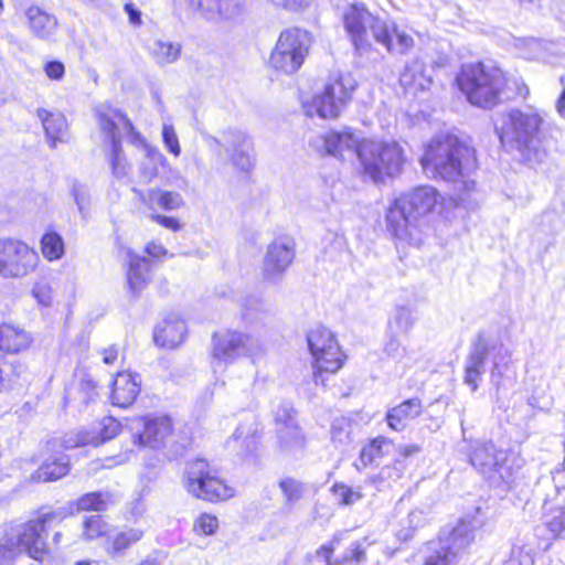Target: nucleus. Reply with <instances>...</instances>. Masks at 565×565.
Segmentation results:
<instances>
[{"mask_svg": "<svg viewBox=\"0 0 565 565\" xmlns=\"http://www.w3.org/2000/svg\"><path fill=\"white\" fill-rule=\"evenodd\" d=\"M431 72L430 67L415 58L404 66L399 75V83L406 93L416 96L418 93L430 88L433 84Z\"/></svg>", "mask_w": 565, "mask_h": 565, "instance_id": "obj_21", "label": "nucleus"}, {"mask_svg": "<svg viewBox=\"0 0 565 565\" xmlns=\"http://www.w3.org/2000/svg\"><path fill=\"white\" fill-rule=\"evenodd\" d=\"M41 250L43 256L50 262L62 258L65 252L62 236L56 232L45 233L41 238Z\"/></svg>", "mask_w": 565, "mask_h": 565, "instance_id": "obj_40", "label": "nucleus"}, {"mask_svg": "<svg viewBox=\"0 0 565 565\" xmlns=\"http://www.w3.org/2000/svg\"><path fill=\"white\" fill-rule=\"evenodd\" d=\"M331 491L338 502L342 505H352L363 498L360 487L353 489L343 482L334 483Z\"/></svg>", "mask_w": 565, "mask_h": 565, "instance_id": "obj_47", "label": "nucleus"}, {"mask_svg": "<svg viewBox=\"0 0 565 565\" xmlns=\"http://www.w3.org/2000/svg\"><path fill=\"white\" fill-rule=\"evenodd\" d=\"M143 146L147 149V154L140 166V178L149 183L158 177L159 166H164L167 159L158 149L146 146V142Z\"/></svg>", "mask_w": 565, "mask_h": 565, "instance_id": "obj_38", "label": "nucleus"}, {"mask_svg": "<svg viewBox=\"0 0 565 565\" xmlns=\"http://www.w3.org/2000/svg\"><path fill=\"white\" fill-rule=\"evenodd\" d=\"M384 353L397 363H401L404 367L408 365V352L398 334H388V339L384 345Z\"/></svg>", "mask_w": 565, "mask_h": 565, "instance_id": "obj_46", "label": "nucleus"}, {"mask_svg": "<svg viewBox=\"0 0 565 565\" xmlns=\"http://www.w3.org/2000/svg\"><path fill=\"white\" fill-rule=\"evenodd\" d=\"M544 124L545 119L537 110L512 108L497 117L494 130L504 147L516 150L521 160L530 166H536L548 156Z\"/></svg>", "mask_w": 565, "mask_h": 565, "instance_id": "obj_1", "label": "nucleus"}, {"mask_svg": "<svg viewBox=\"0 0 565 565\" xmlns=\"http://www.w3.org/2000/svg\"><path fill=\"white\" fill-rule=\"evenodd\" d=\"M32 295L42 306L49 307L53 301V289L45 281L36 282L32 289Z\"/></svg>", "mask_w": 565, "mask_h": 565, "instance_id": "obj_58", "label": "nucleus"}, {"mask_svg": "<svg viewBox=\"0 0 565 565\" xmlns=\"http://www.w3.org/2000/svg\"><path fill=\"white\" fill-rule=\"evenodd\" d=\"M151 220L156 223L160 224L161 226L171 230L173 232H178L181 230V223L177 217L173 216H167L161 214H152Z\"/></svg>", "mask_w": 565, "mask_h": 565, "instance_id": "obj_62", "label": "nucleus"}, {"mask_svg": "<svg viewBox=\"0 0 565 565\" xmlns=\"http://www.w3.org/2000/svg\"><path fill=\"white\" fill-rule=\"evenodd\" d=\"M475 530L472 521L461 520L452 527H444L436 544L458 563L475 541Z\"/></svg>", "mask_w": 565, "mask_h": 565, "instance_id": "obj_17", "label": "nucleus"}, {"mask_svg": "<svg viewBox=\"0 0 565 565\" xmlns=\"http://www.w3.org/2000/svg\"><path fill=\"white\" fill-rule=\"evenodd\" d=\"M243 316L245 319L253 317L254 312H260L265 310V303L262 299L256 297H249L244 299L242 303Z\"/></svg>", "mask_w": 565, "mask_h": 565, "instance_id": "obj_59", "label": "nucleus"}, {"mask_svg": "<svg viewBox=\"0 0 565 565\" xmlns=\"http://www.w3.org/2000/svg\"><path fill=\"white\" fill-rule=\"evenodd\" d=\"M223 141L227 151L232 152V162L243 171L253 166L252 147L247 136L238 130L223 132Z\"/></svg>", "mask_w": 565, "mask_h": 565, "instance_id": "obj_23", "label": "nucleus"}, {"mask_svg": "<svg viewBox=\"0 0 565 565\" xmlns=\"http://www.w3.org/2000/svg\"><path fill=\"white\" fill-rule=\"evenodd\" d=\"M182 46L180 43L166 42L157 40L150 46V54L160 66H166L177 62L181 55Z\"/></svg>", "mask_w": 565, "mask_h": 565, "instance_id": "obj_36", "label": "nucleus"}, {"mask_svg": "<svg viewBox=\"0 0 565 565\" xmlns=\"http://www.w3.org/2000/svg\"><path fill=\"white\" fill-rule=\"evenodd\" d=\"M415 323V317L411 308L396 307L388 320V334L406 335Z\"/></svg>", "mask_w": 565, "mask_h": 565, "instance_id": "obj_37", "label": "nucleus"}, {"mask_svg": "<svg viewBox=\"0 0 565 565\" xmlns=\"http://www.w3.org/2000/svg\"><path fill=\"white\" fill-rule=\"evenodd\" d=\"M28 373V366L19 360L0 361V374L2 377V386L14 383Z\"/></svg>", "mask_w": 565, "mask_h": 565, "instance_id": "obj_45", "label": "nucleus"}, {"mask_svg": "<svg viewBox=\"0 0 565 565\" xmlns=\"http://www.w3.org/2000/svg\"><path fill=\"white\" fill-rule=\"evenodd\" d=\"M139 424H142L143 430L134 435L135 445L159 449L172 435V420L168 416L141 418Z\"/></svg>", "mask_w": 565, "mask_h": 565, "instance_id": "obj_20", "label": "nucleus"}, {"mask_svg": "<svg viewBox=\"0 0 565 565\" xmlns=\"http://www.w3.org/2000/svg\"><path fill=\"white\" fill-rule=\"evenodd\" d=\"M422 412V401L419 398H409L391 408L386 414V422L393 430L402 431L406 428L408 422L418 417Z\"/></svg>", "mask_w": 565, "mask_h": 565, "instance_id": "obj_27", "label": "nucleus"}, {"mask_svg": "<svg viewBox=\"0 0 565 565\" xmlns=\"http://www.w3.org/2000/svg\"><path fill=\"white\" fill-rule=\"evenodd\" d=\"M405 468L404 461L396 458L392 465L384 466L379 473L369 477L366 482L374 486L377 490H382L401 479Z\"/></svg>", "mask_w": 565, "mask_h": 565, "instance_id": "obj_35", "label": "nucleus"}, {"mask_svg": "<svg viewBox=\"0 0 565 565\" xmlns=\"http://www.w3.org/2000/svg\"><path fill=\"white\" fill-rule=\"evenodd\" d=\"M471 152L468 147L459 141L456 136L440 135L434 138L420 163L427 173L434 178H440L447 182L462 181L465 186L473 185L475 182L465 181L469 170Z\"/></svg>", "mask_w": 565, "mask_h": 565, "instance_id": "obj_5", "label": "nucleus"}, {"mask_svg": "<svg viewBox=\"0 0 565 565\" xmlns=\"http://www.w3.org/2000/svg\"><path fill=\"white\" fill-rule=\"evenodd\" d=\"M39 119L42 121L46 138L52 148L56 142H64L67 137L68 126L65 116L60 111H49L44 108L36 110Z\"/></svg>", "mask_w": 565, "mask_h": 565, "instance_id": "obj_26", "label": "nucleus"}, {"mask_svg": "<svg viewBox=\"0 0 565 565\" xmlns=\"http://www.w3.org/2000/svg\"><path fill=\"white\" fill-rule=\"evenodd\" d=\"M457 83L467 100L477 107L490 109L502 102L507 81L501 70L482 63L461 67Z\"/></svg>", "mask_w": 565, "mask_h": 565, "instance_id": "obj_8", "label": "nucleus"}, {"mask_svg": "<svg viewBox=\"0 0 565 565\" xmlns=\"http://www.w3.org/2000/svg\"><path fill=\"white\" fill-rule=\"evenodd\" d=\"M95 115L102 132L110 140V166L113 175L119 181H126L129 177V164L122 154L120 146L122 135H126L134 145H143L145 139L135 129L128 117L109 104H102L95 109Z\"/></svg>", "mask_w": 565, "mask_h": 565, "instance_id": "obj_7", "label": "nucleus"}, {"mask_svg": "<svg viewBox=\"0 0 565 565\" xmlns=\"http://www.w3.org/2000/svg\"><path fill=\"white\" fill-rule=\"evenodd\" d=\"M467 456L470 465L494 487H510L513 467L509 454L492 441L472 440Z\"/></svg>", "mask_w": 565, "mask_h": 565, "instance_id": "obj_10", "label": "nucleus"}, {"mask_svg": "<svg viewBox=\"0 0 565 565\" xmlns=\"http://www.w3.org/2000/svg\"><path fill=\"white\" fill-rule=\"evenodd\" d=\"M310 46L307 31L288 29L280 33L270 54V66L286 75L296 73L305 62Z\"/></svg>", "mask_w": 565, "mask_h": 565, "instance_id": "obj_13", "label": "nucleus"}, {"mask_svg": "<svg viewBox=\"0 0 565 565\" xmlns=\"http://www.w3.org/2000/svg\"><path fill=\"white\" fill-rule=\"evenodd\" d=\"M488 359L491 360L492 364L490 383L499 391L511 371V352L501 341L479 332L472 340L465 360L463 383L472 392H476L479 387V381L486 371Z\"/></svg>", "mask_w": 565, "mask_h": 565, "instance_id": "obj_4", "label": "nucleus"}, {"mask_svg": "<svg viewBox=\"0 0 565 565\" xmlns=\"http://www.w3.org/2000/svg\"><path fill=\"white\" fill-rule=\"evenodd\" d=\"M73 195L79 212L85 214L89 205V195L87 189L83 185H74Z\"/></svg>", "mask_w": 565, "mask_h": 565, "instance_id": "obj_61", "label": "nucleus"}, {"mask_svg": "<svg viewBox=\"0 0 565 565\" xmlns=\"http://www.w3.org/2000/svg\"><path fill=\"white\" fill-rule=\"evenodd\" d=\"M83 536L85 540H95L108 532V524L98 514L87 516L84 520Z\"/></svg>", "mask_w": 565, "mask_h": 565, "instance_id": "obj_49", "label": "nucleus"}, {"mask_svg": "<svg viewBox=\"0 0 565 565\" xmlns=\"http://www.w3.org/2000/svg\"><path fill=\"white\" fill-rule=\"evenodd\" d=\"M120 430V423L114 417H105L99 423V431L92 433L96 438V443L93 446H98L111 438H114Z\"/></svg>", "mask_w": 565, "mask_h": 565, "instance_id": "obj_50", "label": "nucleus"}, {"mask_svg": "<svg viewBox=\"0 0 565 565\" xmlns=\"http://www.w3.org/2000/svg\"><path fill=\"white\" fill-rule=\"evenodd\" d=\"M109 494L103 492H89L77 500L79 511H104L109 503Z\"/></svg>", "mask_w": 565, "mask_h": 565, "instance_id": "obj_44", "label": "nucleus"}, {"mask_svg": "<svg viewBox=\"0 0 565 565\" xmlns=\"http://www.w3.org/2000/svg\"><path fill=\"white\" fill-rule=\"evenodd\" d=\"M124 9H125V12L128 14L129 22L132 25H135V26L141 25L142 20H141L140 10H138L132 3H126Z\"/></svg>", "mask_w": 565, "mask_h": 565, "instance_id": "obj_64", "label": "nucleus"}, {"mask_svg": "<svg viewBox=\"0 0 565 565\" xmlns=\"http://www.w3.org/2000/svg\"><path fill=\"white\" fill-rule=\"evenodd\" d=\"M40 263L39 254L26 243L0 238V277L21 279L34 273Z\"/></svg>", "mask_w": 565, "mask_h": 565, "instance_id": "obj_14", "label": "nucleus"}, {"mask_svg": "<svg viewBox=\"0 0 565 565\" xmlns=\"http://www.w3.org/2000/svg\"><path fill=\"white\" fill-rule=\"evenodd\" d=\"M185 489L193 497L205 501H221L233 497V489L213 476L204 459H195L186 466Z\"/></svg>", "mask_w": 565, "mask_h": 565, "instance_id": "obj_15", "label": "nucleus"}, {"mask_svg": "<svg viewBox=\"0 0 565 565\" xmlns=\"http://www.w3.org/2000/svg\"><path fill=\"white\" fill-rule=\"evenodd\" d=\"M262 352V343L253 335L227 330L212 338V365L231 364L239 358L254 356Z\"/></svg>", "mask_w": 565, "mask_h": 565, "instance_id": "obj_16", "label": "nucleus"}, {"mask_svg": "<svg viewBox=\"0 0 565 565\" xmlns=\"http://www.w3.org/2000/svg\"><path fill=\"white\" fill-rule=\"evenodd\" d=\"M143 536V531L140 529H128L118 533L107 548V553L111 557L124 555L125 551L132 544L137 543Z\"/></svg>", "mask_w": 565, "mask_h": 565, "instance_id": "obj_39", "label": "nucleus"}, {"mask_svg": "<svg viewBox=\"0 0 565 565\" xmlns=\"http://www.w3.org/2000/svg\"><path fill=\"white\" fill-rule=\"evenodd\" d=\"M188 7L192 10L200 11L207 20L215 19V11L211 7V0H185Z\"/></svg>", "mask_w": 565, "mask_h": 565, "instance_id": "obj_60", "label": "nucleus"}, {"mask_svg": "<svg viewBox=\"0 0 565 565\" xmlns=\"http://www.w3.org/2000/svg\"><path fill=\"white\" fill-rule=\"evenodd\" d=\"M32 338L24 329L12 324L0 326V350L8 353H19L26 350Z\"/></svg>", "mask_w": 565, "mask_h": 565, "instance_id": "obj_29", "label": "nucleus"}, {"mask_svg": "<svg viewBox=\"0 0 565 565\" xmlns=\"http://www.w3.org/2000/svg\"><path fill=\"white\" fill-rule=\"evenodd\" d=\"M162 140L169 152H171L174 157H179L181 153V147L179 143V138L174 130V127L171 124L164 122L162 126Z\"/></svg>", "mask_w": 565, "mask_h": 565, "instance_id": "obj_54", "label": "nucleus"}, {"mask_svg": "<svg viewBox=\"0 0 565 565\" xmlns=\"http://www.w3.org/2000/svg\"><path fill=\"white\" fill-rule=\"evenodd\" d=\"M393 444L385 437H376L365 445L361 451L359 459L354 462L356 470L361 471L372 465L376 459L390 454Z\"/></svg>", "mask_w": 565, "mask_h": 565, "instance_id": "obj_31", "label": "nucleus"}, {"mask_svg": "<svg viewBox=\"0 0 565 565\" xmlns=\"http://www.w3.org/2000/svg\"><path fill=\"white\" fill-rule=\"evenodd\" d=\"M307 342L313 359V381L324 385V374H334L342 367L343 354L333 333L324 327L311 329Z\"/></svg>", "mask_w": 565, "mask_h": 565, "instance_id": "obj_12", "label": "nucleus"}, {"mask_svg": "<svg viewBox=\"0 0 565 565\" xmlns=\"http://www.w3.org/2000/svg\"><path fill=\"white\" fill-rule=\"evenodd\" d=\"M295 257L292 238L279 237L267 249L264 260V271L268 279L278 278L291 264Z\"/></svg>", "mask_w": 565, "mask_h": 565, "instance_id": "obj_19", "label": "nucleus"}, {"mask_svg": "<svg viewBox=\"0 0 565 565\" xmlns=\"http://www.w3.org/2000/svg\"><path fill=\"white\" fill-rule=\"evenodd\" d=\"M129 269L127 274L128 285L131 292L137 296L145 288L149 277V262L145 257L128 252Z\"/></svg>", "mask_w": 565, "mask_h": 565, "instance_id": "obj_30", "label": "nucleus"}, {"mask_svg": "<svg viewBox=\"0 0 565 565\" xmlns=\"http://www.w3.org/2000/svg\"><path fill=\"white\" fill-rule=\"evenodd\" d=\"M65 516L63 510L51 511L42 513L35 520L6 529L4 535L0 539V565H11L21 552L42 561L47 554L46 527L62 522Z\"/></svg>", "mask_w": 565, "mask_h": 565, "instance_id": "obj_3", "label": "nucleus"}, {"mask_svg": "<svg viewBox=\"0 0 565 565\" xmlns=\"http://www.w3.org/2000/svg\"><path fill=\"white\" fill-rule=\"evenodd\" d=\"M185 335L184 321L173 318L166 319L153 331V340L157 345L166 349H174L183 342Z\"/></svg>", "mask_w": 565, "mask_h": 565, "instance_id": "obj_28", "label": "nucleus"}, {"mask_svg": "<svg viewBox=\"0 0 565 565\" xmlns=\"http://www.w3.org/2000/svg\"><path fill=\"white\" fill-rule=\"evenodd\" d=\"M96 443V438L89 431H70L61 438V446L64 449H73L86 445H93Z\"/></svg>", "mask_w": 565, "mask_h": 565, "instance_id": "obj_51", "label": "nucleus"}, {"mask_svg": "<svg viewBox=\"0 0 565 565\" xmlns=\"http://www.w3.org/2000/svg\"><path fill=\"white\" fill-rule=\"evenodd\" d=\"M352 426L349 419L341 417L333 420L331 426L332 441L344 445L351 440Z\"/></svg>", "mask_w": 565, "mask_h": 565, "instance_id": "obj_52", "label": "nucleus"}, {"mask_svg": "<svg viewBox=\"0 0 565 565\" xmlns=\"http://www.w3.org/2000/svg\"><path fill=\"white\" fill-rule=\"evenodd\" d=\"M277 435L280 447L286 452L295 454L306 446V437L297 424L278 427Z\"/></svg>", "mask_w": 565, "mask_h": 565, "instance_id": "obj_34", "label": "nucleus"}, {"mask_svg": "<svg viewBox=\"0 0 565 565\" xmlns=\"http://www.w3.org/2000/svg\"><path fill=\"white\" fill-rule=\"evenodd\" d=\"M430 554L425 558L423 565H456L457 562L443 551L437 544L433 543Z\"/></svg>", "mask_w": 565, "mask_h": 565, "instance_id": "obj_56", "label": "nucleus"}, {"mask_svg": "<svg viewBox=\"0 0 565 565\" xmlns=\"http://www.w3.org/2000/svg\"><path fill=\"white\" fill-rule=\"evenodd\" d=\"M344 28L355 47L363 54L371 46V39L391 53L405 54L414 46V39L395 22L374 17L362 4H352L343 12Z\"/></svg>", "mask_w": 565, "mask_h": 565, "instance_id": "obj_2", "label": "nucleus"}, {"mask_svg": "<svg viewBox=\"0 0 565 565\" xmlns=\"http://www.w3.org/2000/svg\"><path fill=\"white\" fill-rule=\"evenodd\" d=\"M218 527L216 516L203 513L194 522V531L204 535H212Z\"/></svg>", "mask_w": 565, "mask_h": 565, "instance_id": "obj_55", "label": "nucleus"}, {"mask_svg": "<svg viewBox=\"0 0 565 565\" xmlns=\"http://www.w3.org/2000/svg\"><path fill=\"white\" fill-rule=\"evenodd\" d=\"M44 71L51 79H61L65 73L63 63L58 61H52L46 63Z\"/></svg>", "mask_w": 565, "mask_h": 565, "instance_id": "obj_63", "label": "nucleus"}, {"mask_svg": "<svg viewBox=\"0 0 565 565\" xmlns=\"http://www.w3.org/2000/svg\"><path fill=\"white\" fill-rule=\"evenodd\" d=\"M139 393V375L119 372L113 382L111 403L120 408H127L134 404Z\"/></svg>", "mask_w": 565, "mask_h": 565, "instance_id": "obj_22", "label": "nucleus"}, {"mask_svg": "<svg viewBox=\"0 0 565 565\" xmlns=\"http://www.w3.org/2000/svg\"><path fill=\"white\" fill-rule=\"evenodd\" d=\"M426 523L424 512L422 510H414L408 513L407 518L402 521V527L397 532V537L401 541H408L413 537L414 532L423 527Z\"/></svg>", "mask_w": 565, "mask_h": 565, "instance_id": "obj_43", "label": "nucleus"}, {"mask_svg": "<svg viewBox=\"0 0 565 565\" xmlns=\"http://www.w3.org/2000/svg\"><path fill=\"white\" fill-rule=\"evenodd\" d=\"M274 419L276 423V429L282 426H289L297 424L295 420V409L288 402L280 403L274 412Z\"/></svg>", "mask_w": 565, "mask_h": 565, "instance_id": "obj_53", "label": "nucleus"}, {"mask_svg": "<svg viewBox=\"0 0 565 565\" xmlns=\"http://www.w3.org/2000/svg\"><path fill=\"white\" fill-rule=\"evenodd\" d=\"M257 433V425L255 417L250 416V426L245 429L244 425H239L233 434V441L243 439V443L249 448L254 444L255 435Z\"/></svg>", "mask_w": 565, "mask_h": 565, "instance_id": "obj_57", "label": "nucleus"}, {"mask_svg": "<svg viewBox=\"0 0 565 565\" xmlns=\"http://www.w3.org/2000/svg\"><path fill=\"white\" fill-rule=\"evenodd\" d=\"M440 195L433 186H420L396 199L386 213L388 232L399 239H415L422 218L430 213Z\"/></svg>", "mask_w": 565, "mask_h": 565, "instance_id": "obj_6", "label": "nucleus"}, {"mask_svg": "<svg viewBox=\"0 0 565 565\" xmlns=\"http://www.w3.org/2000/svg\"><path fill=\"white\" fill-rule=\"evenodd\" d=\"M358 158L364 174L374 182L399 174L405 162L404 151L397 142L363 141Z\"/></svg>", "mask_w": 565, "mask_h": 565, "instance_id": "obj_9", "label": "nucleus"}, {"mask_svg": "<svg viewBox=\"0 0 565 565\" xmlns=\"http://www.w3.org/2000/svg\"><path fill=\"white\" fill-rule=\"evenodd\" d=\"M134 192L149 209L160 207L164 211H175L185 205V201L179 192L166 191L160 188L150 189L147 193L137 189H134Z\"/></svg>", "mask_w": 565, "mask_h": 565, "instance_id": "obj_25", "label": "nucleus"}, {"mask_svg": "<svg viewBox=\"0 0 565 565\" xmlns=\"http://www.w3.org/2000/svg\"><path fill=\"white\" fill-rule=\"evenodd\" d=\"M367 545L366 539L353 542L343 555L333 563L339 565H361L365 563Z\"/></svg>", "mask_w": 565, "mask_h": 565, "instance_id": "obj_42", "label": "nucleus"}, {"mask_svg": "<svg viewBox=\"0 0 565 565\" xmlns=\"http://www.w3.org/2000/svg\"><path fill=\"white\" fill-rule=\"evenodd\" d=\"M31 33L44 41H51L57 32L58 22L55 15L47 13L36 6L25 12Z\"/></svg>", "mask_w": 565, "mask_h": 565, "instance_id": "obj_24", "label": "nucleus"}, {"mask_svg": "<svg viewBox=\"0 0 565 565\" xmlns=\"http://www.w3.org/2000/svg\"><path fill=\"white\" fill-rule=\"evenodd\" d=\"M545 524L554 537L565 535V507L553 508L546 513Z\"/></svg>", "mask_w": 565, "mask_h": 565, "instance_id": "obj_48", "label": "nucleus"}, {"mask_svg": "<svg viewBox=\"0 0 565 565\" xmlns=\"http://www.w3.org/2000/svg\"><path fill=\"white\" fill-rule=\"evenodd\" d=\"M279 488L281 489L288 505H294L296 502L305 498L309 490L307 483L291 477L281 479L279 481Z\"/></svg>", "mask_w": 565, "mask_h": 565, "instance_id": "obj_41", "label": "nucleus"}, {"mask_svg": "<svg viewBox=\"0 0 565 565\" xmlns=\"http://www.w3.org/2000/svg\"><path fill=\"white\" fill-rule=\"evenodd\" d=\"M211 7L215 11V19L226 21H239L248 12L247 0H211Z\"/></svg>", "mask_w": 565, "mask_h": 565, "instance_id": "obj_33", "label": "nucleus"}, {"mask_svg": "<svg viewBox=\"0 0 565 565\" xmlns=\"http://www.w3.org/2000/svg\"><path fill=\"white\" fill-rule=\"evenodd\" d=\"M70 471V459L63 455L54 460H46L42 466L33 473L32 479L38 482H50L61 479L66 476Z\"/></svg>", "mask_w": 565, "mask_h": 565, "instance_id": "obj_32", "label": "nucleus"}, {"mask_svg": "<svg viewBox=\"0 0 565 565\" xmlns=\"http://www.w3.org/2000/svg\"><path fill=\"white\" fill-rule=\"evenodd\" d=\"M358 83L350 73L339 74L330 78L323 88L317 92L311 102L303 105L309 116L313 114L323 119H334L348 106Z\"/></svg>", "mask_w": 565, "mask_h": 565, "instance_id": "obj_11", "label": "nucleus"}, {"mask_svg": "<svg viewBox=\"0 0 565 565\" xmlns=\"http://www.w3.org/2000/svg\"><path fill=\"white\" fill-rule=\"evenodd\" d=\"M310 145L319 151L323 149L326 153L341 159H344L345 152L358 154L361 146L359 136L349 128L341 131H328L310 141Z\"/></svg>", "mask_w": 565, "mask_h": 565, "instance_id": "obj_18", "label": "nucleus"}]
</instances>
